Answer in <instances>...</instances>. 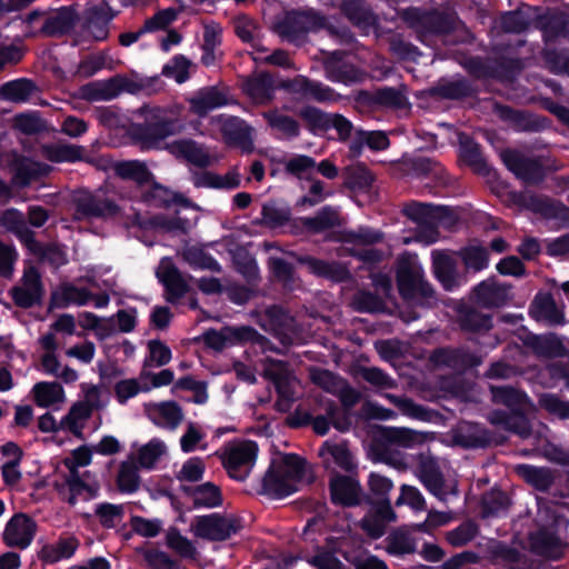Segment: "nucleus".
<instances>
[{"label":"nucleus","mask_w":569,"mask_h":569,"mask_svg":"<svg viewBox=\"0 0 569 569\" xmlns=\"http://www.w3.org/2000/svg\"><path fill=\"white\" fill-rule=\"evenodd\" d=\"M209 122L211 126L218 127L223 141L228 146L238 147L246 153L253 151V129L241 118L219 114L210 118Z\"/></svg>","instance_id":"obj_13"},{"label":"nucleus","mask_w":569,"mask_h":569,"mask_svg":"<svg viewBox=\"0 0 569 569\" xmlns=\"http://www.w3.org/2000/svg\"><path fill=\"white\" fill-rule=\"evenodd\" d=\"M257 323L267 332L272 333L284 347L299 339V327L296 319L279 306H271L257 312Z\"/></svg>","instance_id":"obj_8"},{"label":"nucleus","mask_w":569,"mask_h":569,"mask_svg":"<svg viewBox=\"0 0 569 569\" xmlns=\"http://www.w3.org/2000/svg\"><path fill=\"white\" fill-rule=\"evenodd\" d=\"M232 27L236 36L242 42L251 44L259 51L267 50L260 46L262 29L257 20L247 14H239L232 19Z\"/></svg>","instance_id":"obj_39"},{"label":"nucleus","mask_w":569,"mask_h":569,"mask_svg":"<svg viewBox=\"0 0 569 569\" xmlns=\"http://www.w3.org/2000/svg\"><path fill=\"white\" fill-rule=\"evenodd\" d=\"M436 366H443L455 370H463L481 363V359L466 349L441 348L432 352L430 357Z\"/></svg>","instance_id":"obj_28"},{"label":"nucleus","mask_w":569,"mask_h":569,"mask_svg":"<svg viewBox=\"0 0 569 569\" xmlns=\"http://www.w3.org/2000/svg\"><path fill=\"white\" fill-rule=\"evenodd\" d=\"M240 528L241 523L238 518L221 513L198 516L191 522L193 535L209 541L227 540L237 533Z\"/></svg>","instance_id":"obj_10"},{"label":"nucleus","mask_w":569,"mask_h":569,"mask_svg":"<svg viewBox=\"0 0 569 569\" xmlns=\"http://www.w3.org/2000/svg\"><path fill=\"white\" fill-rule=\"evenodd\" d=\"M397 515L391 508L389 499L372 502L368 513L361 519L360 528L372 539L382 537L387 525L395 522Z\"/></svg>","instance_id":"obj_18"},{"label":"nucleus","mask_w":569,"mask_h":569,"mask_svg":"<svg viewBox=\"0 0 569 569\" xmlns=\"http://www.w3.org/2000/svg\"><path fill=\"white\" fill-rule=\"evenodd\" d=\"M157 277L166 287L169 302L177 301L188 291L186 279L170 259L161 260L157 269Z\"/></svg>","instance_id":"obj_26"},{"label":"nucleus","mask_w":569,"mask_h":569,"mask_svg":"<svg viewBox=\"0 0 569 569\" xmlns=\"http://www.w3.org/2000/svg\"><path fill=\"white\" fill-rule=\"evenodd\" d=\"M386 542V550L392 556H403L416 551L413 538L403 528L392 531L387 537Z\"/></svg>","instance_id":"obj_55"},{"label":"nucleus","mask_w":569,"mask_h":569,"mask_svg":"<svg viewBox=\"0 0 569 569\" xmlns=\"http://www.w3.org/2000/svg\"><path fill=\"white\" fill-rule=\"evenodd\" d=\"M325 27L326 18L317 11H292L278 23L277 31L281 38L299 46L305 42L308 32Z\"/></svg>","instance_id":"obj_7"},{"label":"nucleus","mask_w":569,"mask_h":569,"mask_svg":"<svg viewBox=\"0 0 569 569\" xmlns=\"http://www.w3.org/2000/svg\"><path fill=\"white\" fill-rule=\"evenodd\" d=\"M530 316L537 321H545L550 326L565 325V313L558 308L550 293H538L529 309Z\"/></svg>","instance_id":"obj_29"},{"label":"nucleus","mask_w":569,"mask_h":569,"mask_svg":"<svg viewBox=\"0 0 569 569\" xmlns=\"http://www.w3.org/2000/svg\"><path fill=\"white\" fill-rule=\"evenodd\" d=\"M121 208L108 197L107 189L86 192L74 199L73 218L76 220L111 219L119 216Z\"/></svg>","instance_id":"obj_9"},{"label":"nucleus","mask_w":569,"mask_h":569,"mask_svg":"<svg viewBox=\"0 0 569 569\" xmlns=\"http://www.w3.org/2000/svg\"><path fill=\"white\" fill-rule=\"evenodd\" d=\"M298 261L306 264L311 273L335 282H343L350 278L348 268L338 261H326L312 257L298 258Z\"/></svg>","instance_id":"obj_32"},{"label":"nucleus","mask_w":569,"mask_h":569,"mask_svg":"<svg viewBox=\"0 0 569 569\" xmlns=\"http://www.w3.org/2000/svg\"><path fill=\"white\" fill-rule=\"evenodd\" d=\"M118 14L107 0H90L82 14V34L86 40L102 41L108 38L109 23Z\"/></svg>","instance_id":"obj_11"},{"label":"nucleus","mask_w":569,"mask_h":569,"mask_svg":"<svg viewBox=\"0 0 569 569\" xmlns=\"http://www.w3.org/2000/svg\"><path fill=\"white\" fill-rule=\"evenodd\" d=\"M268 266L273 277L281 282L284 288L291 290L298 284L299 278L296 274L293 266L288 261L281 258L270 257L268 259Z\"/></svg>","instance_id":"obj_58"},{"label":"nucleus","mask_w":569,"mask_h":569,"mask_svg":"<svg viewBox=\"0 0 569 569\" xmlns=\"http://www.w3.org/2000/svg\"><path fill=\"white\" fill-rule=\"evenodd\" d=\"M298 117L303 121L306 128L317 133L319 131H327L329 129V116L316 107L305 106L299 109Z\"/></svg>","instance_id":"obj_59"},{"label":"nucleus","mask_w":569,"mask_h":569,"mask_svg":"<svg viewBox=\"0 0 569 569\" xmlns=\"http://www.w3.org/2000/svg\"><path fill=\"white\" fill-rule=\"evenodd\" d=\"M79 542L73 537L61 538L52 545H47L41 550L44 561L57 562L70 558L77 550Z\"/></svg>","instance_id":"obj_53"},{"label":"nucleus","mask_w":569,"mask_h":569,"mask_svg":"<svg viewBox=\"0 0 569 569\" xmlns=\"http://www.w3.org/2000/svg\"><path fill=\"white\" fill-rule=\"evenodd\" d=\"M303 461L293 455L273 461L263 477V491L273 498H282L297 491V483L303 475Z\"/></svg>","instance_id":"obj_6"},{"label":"nucleus","mask_w":569,"mask_h":569,"mask_svg":"<svg viewBox=\"0 0 569 569\" xmlns=\"http://www.w3.org/2000/svg\"><path fill=\"white\" fill-rule=\"evenodd\" d=\"M299 222L303 228L313 233L338 227L341 223L339 211L330 206L320 209L315 217L300 218Z\"/></svg>","instance_id":"obj_47"},{"label":"nucleus","mask_w":569,"mask_h":569,"mask_svg":"<svg viewBox=\"0 0 569 569\" xmlns=\"http://www.w3.org/2000/svg\"><path fill=\"white\" fill-rule=\"evenodd\" d=\"M346 184L351 189H367L373 182V176L363 163L348 166L343 170Z\"/></svg>","instance_id":"obj_61"},{"label":"nucleus","mask_w":569,"mask_h":569,"mask_svg":"<svg viewBox=\"0 0 569 569\" xmlns=\"http://www.w3.org/2000/svg\"><path fill=\"white\" fill-rule=\"evenodd\" d=\"M532 208L548 220L557 224H569V208L561 202L550 198H537L532 201Z\"/></svg>","instance_id":"obj_48"},{"label":"nucleus","mask_w":569,"mask_h":569,"mask_svg":"<svg viewBox=\"0 0 569 569\" xmlns=\"http://www.w3.org/2000/svg\"><path fill=\"white\" fill-rule=\"evenodd\" d=\"M243 90L254 102L264 103L272 99V78L267 72L258 73L244 81Z\"/></svg>","instance_id":"obj_45"},{"label":"nucleus","mask_w":569,"mask_h":569,"mask_svg":"<svg viewBox=\"0 0 569 569\" xmlns=\"http://www.w3.org/2000/svg\"><path fill=\"white\" fill-rule=\"evenodd\" d=\"M510 499L501 490L492 489L482 497V513L485 517L499 516L508 510Z\"/></svg>","instance_id":"obj_62"},{"label":"nucleus","mask_w":569,"mask_h":569,"mask_svg":"<svg viewBox=\"0 0 569 569\" xmlns=\"http://www.w3.org/2000/svg\"><path fill=\"white\" fill-rule=\"evenodd\" d=\"M167 147L170 153L174 157L184 159L199 168L209 167L212 162L207 149L193 140L182 139L174 141Z\"/></svg>","instance_id":"obj_30"},{"label":"nucleus","mask_w":569,"mask_h":569,"mask_svg":"<svg viewBox=\"0 0 569 569\" xmlns=\"http://www.w3.org/2000/svg\"><path fill=\"white\" fill-rule=\"evenodd\" d=\"M403 212L410 220L429 229L428 242L437 241L438 232L435 230V214L439 212L437 206L412 201L406 204Z\"/></svg>","instance_id":"obj_38"},{"label":"nucleus","mask_w":569,"mask_h":569,"mask_svg":"<svg viewBox=\"0 0 569 569\" xmlns=\"http://www.w3.org/2000/svg\"><path fill=\"white\" fill-rule=\"evenodd\" d=\"M282 88L293 94H299L306 99H312L317 102H337L341 96L335 92L330 87L310 80L305 76H297L291 80H287L282 83Z\"/></svg>","instance_id":"obj_16"},{"label":"nucleus","mask_w":569,"mask_h":569,"mask_svg":"<svg viewBox=\"0 0 569 569\" xmlns=\"http://www.w3.org/2000/svg\"><path fill=\"white\" fill-rule=\"evenodd\" d=\"M194 507L214 508L222 503L220 488L212 482H206L192 489Z\"/></svg>","instance_id":"obj_54"},{"label":"nucleus","mask_w":569,"mask_h":569,"mask_svg":"<svg viewBox=\"0 0 569 569\" xmlns=\"http://www.w3.org/2000/svg\"><path fill=\"white\" fill-rule=\"evenodd\" d=\"M399 16L413 30L417 39L427 46H435L437 40L445 44L456 43L458 39L455 34L463 29L456 12L449 10L411 7Z\"/></svg>","instance_id":"obj_2"},{"label":"nucleus","mask_w":569,"mask_h":569,"mask_svg":"<svg viewBox=\"0 0 569 569\" xmlns=\"http://www.w3.org/2000/svg\"><path fill=\"white\" fill-rule=\"evenodd\" d=\"M515 471L528 485L542 492L548 491L556 479V472L547 467H536L523 463L516 466Z\"/></svg>","instance_id":"obj_37"},{"label":"nucleus","mask_w":569,"mask_h":569,"mask_svg":"<svg viewBox=\"0 0 569 569\" xmlns=\"http://www.w3.org/2000/svg\"><path fill=\"white\" fill-rule=\"evenodd\" d=\"M432 269L446 290H452L458 286L457 261L449 251H432Z\"/></svg>","instance_id":"obj_31"},{"label":"nucleus","mask_w":569,"mask_h":569,"mask_svg":"<svg viewBox=\"0 0 569 569\" xmlns=\"http://www.w3.org/2000/svg\"><path fill=\"white\" fill-rule=\"evenodd\" d=\"M93 293L86 288L71 283L59 287L51 296V305L56 308H67L70 305L84 306L91 301Z\"/></svg>","instance_id":"obj_41"},{"label":"nucleus","mask_w":569,"mask_h":569,"mask_svg":"<svg viewBox=\"0 0 569 569\" xmlns=\"http://www.w3.org/2000/svg\"><path fill=\"white\" fill-rule=\"evenodd\" d=\"M456 443L463 448H479L490 443V433L478 423L462 422L453 437Z\"/></svg>","instance_id":"obj_40"},{"label":"nucleus","mask_w":569,"mask_h":569,"mask_svg":"<svg viewBox=\"0 0 569 569\" xmlns=\"http://www.w3.org/2000/svg\"><path fill=\"white\" fill-rule=\"evenodd\" d=\"M339 8L353 26L365 31L377 24V16L363 0H341Z\"/></svg>","instance_id":"obj_35"},{"label":"nucleus","mask_w":569,"mask_h":569,"mask_svg":"<svg viewBox=\"0 0 569 569\" xmlns=\"http://www.w3.org/2000/svg\"><path fill=\"white\" fill-rule=\"evenodd\" d=\"M543 33L546 39L569 36V17L562 12H555L545 18Z\"/></svg>","instance_id":"obj_64"},{"label":"nucleus","mask_w":569,"mask_h":569,"mask_svg":"<svg viewBox=\"0 0 569 569\" xmlns=\"http://www.w3.org/2000/svg\"><path fill=\"white\" fill-rule=\"evenodd\" d=\"M258 452L253 441H239L226 446L222 453V463L228 475L243 481L250 473Z\"/></svg>","instance_id":"obj_12"},{"label":"nucleus","mask_w":569,"mask_h":569,"mask_svg":"<svg viewBox=\"0 0 569 569\" xmlns=\"http://www.w3.org/2000/svg\"><path fill=\"white\" fill-rule=\"evenodd\" d=\"M325 462L332 460L338 467L347 472H352L357 465L353 456L345 443H326L319 451Z\"/></svg>","instance_id":"obj_49"},{"label":"nucleus","mask_w":569,"mask_h":569,"mask_svg":"<svg viewBox=\"0 0 569 569\" xmlns=\"http://www.w3.org/2000/svg\"><path fill=\"white\" fill-rule=\"evenodd\" d=\"M33 90L34 86L30 80L18 79L0 87V98L12 102H24Z\"/></svg>","instance_id":"obj_57"},{"label":"nucleus","mask_w":569,"mask_h":569,"mask_svg":"<svg viewBox=\"0 0 569 569\" xmlns=\"http://www.w3.org/2000/svg\"><path fill=\"white\" fill-rule=\"evenodd\" d=\"M147 417L158 427L174 430L183 420V411L174 401L148 403Z\"/></svg>","instance_id":"obj_24"},{"label":"nucleus","mask_w":569,"mask_h":569,"mask_svg":"<svg viewBox=\"0 0 569 569\" xmlns=\"http://www.w3.org/2000/svg\"><path fill=\"white\" fill-rule=\"evenodd\" d=\"M91 459L92 450L87 446H81L63 460V465L69 471L66 476V483L70 491L68 498L70 505L77 502L78 496L90 499L96 497L99 491V482L90 471L79 472V468L90 465Z\"/></svg>","instance_id":"obj_5"},{"label":"nucleus","mask_w":569,"mask_h":569,"mask_svg":"<svg viewBox=\"0 0 569 569\" xmlns=\"http://www.w3.org/2000/svg\"><path fill=\"white\" fill-rule=\"evenodd\" d=\"M1 221L3 226L13 231L31 251L36 249L34 233L30 229V227L34 226L32 218H30L28 223L22 212L16 209H9L3 212Z\"/></svg>","instance_id":"obj_36"},{"label":"nucleus","mask_w":569,"mask_h":569,"mask_svg":"<svg viewBox=\"0 0 569 569\" xmlns=\"http://www.w3.org/2000/svg\"><path fill=\"white\" fill-rule=\"evenodd\" d=\"M167 453V446L160 439H151L141 446L134 455L136 462L142 469H152L162 456Z\"/></svg>","instance_id":"obj_51"},{"label":"nucleus","mask_w":569,"mask_h":569,"mask_svg":"<svg viewBox=\"0 0 569 569\" xmlns=\"http://www.w3.org/2000/svg\"><path fill=\"white\" fill-rule=\"evenodd\" d=\"M331 501L342 507H353L361 502V487L352 476L332 473L329 481Z\"/></svg>","instance_id":"obj_20"},{"label":"nucleus","mask_w":569,"mask_h":569,"mask_svg":"<svg viewBox=\"0 0 569 569\" xmlns=\"http://www.w3.org/2000/svg\"><path fill=\"white\" fill-rule=\"evenodd\" d=\"M501 159L506 167L520 180L533 184L545 177V164L540 157H530L516 150H503Z\"/></svg>","instance_id":"obj_14"},{"label":"nucleus","mask_w":569,"mask_h":569,"mask_svg":"<svg viewBox=\"0 0 569 569\" xmlns=\"http://www.w3.org/2000/svg\"><path fill=\"white\" fill-rule=\"evenodd\" d=\"M203 26V42L201 46L202 57L201 62L206 67L214 64L222 56L219 50L222 41V27L216 21H204Z\"/></svg>","instance_id":"obj_34"},{"label":"nucleus","mask_w":569,"mask_h":569,"mask_svg":"<svg viewBox=\"0 0 569 569\" xmlns=\"http://www.w3.org/2000/svg\"><path fill=\"white\" fill-rule=\"evenodd\" d=\"M140 482L139 466L136 462L134 455H130L119 465L116 478L117 487L123 493H132L139 489Z\"/></svg>","instance_id":"obj_44"},{"label":"nucleus","mask_w":569,"mask_h":569,"mask_svg":"<svg viewBox=\"0 0 569 569\" xmlns=\"http://www.w3.org/2000/svg\"><path fill=\"white\" fill-rule=\"evenodd\" d=\"M33 537V522L22 513L13 516L7 523L3 540L9 547L24 549L30 546Z\"/></svg>","instance_id":"obj_27"},{"label":"nucleus","mask_w":569,"mask_h":569,"mask_svg":"<svg viewBox=\"0 0 569 569\" xmlns=\"http://www.w3.org/2000/svg\"><path fill=\"white\" fill-rule=\"evenodd\" d=\"M181 111L179 106H143L137 111L142 121L131 123L128 133L142 150L159 149L168 137L182 131Z\"/></svg>","instance_id":"obj_1"},{"label":"nucleus","mask_w":569,"mask_h":569,"mask_svg":"<svg viewBox=\"0 0 569 569\" xmlns=\"http://www.w3.org/2000/svg\"><path fill=\"white\" fill-rule=\"evenodd\" d=\"M41 156L52 162L86 161L102 170H106L109 166V160L88 157L86 156V149L77 144L57 143L42 146Z\"/></svg>","instance_id":"obj_17"},{"label":"nucleus","mask_w":569,"mask_h":569,"mask_svg":"<svg viewBox=\"0 0 569 569\" xmlns=\"http://www.w3.org/2000/svg\"><path fill=\"white\" fill-rule=\"evenodd\" d=\"M411 169L420 177L433 179L439 186L447 187L452 183V179L446 169L430 158L418 157L413 159Z\"/></svg>","instance_id":"obj_46"},{"label":"nucleus","mask_w":569,"mask_h":569,"mask_svg":"<svg viewBox=\"0 0 569 569\" xmlns=\"http://www.w3.org/2000/svg\"><path fill=\"white\" fill-rule=\"evenodd\" d=\"M132 81L126 77H113L103 81H93L79 89L80 98L87 101H109L122 91H132Z\"/></svg>","instance_id":"obj_15"},{"label":"nucleus","mask_w":569,"mask_h":569,"mask_svg":"<svg viewBox=\"0 0 569 569\" xmlns=\"http://www.w3.org/2000/svg\"><path fill=\"white\" fill-rule=\"evenodd\" d=\"M531 550L543 557L553 559L562 555L563 541L559 532L551 527H542L530 536Z\"/></svg>","instance_id":"obj_25"},{"label":"nucleus","mask_w":569,"mask_h":569,"mask_svg":"<svg viewBox=\"0 0 569 569\" xmlns=\"http://www.w3.org/2000/svg\"><path fill=\"white\" fill-rule=\"evenodd\" d=\"M416 475L432 495L439 499H445V480L435 458L428 453H419L417 456Z\"/></svg>","instance_id":"obj_23"},{"label":"nucleus","mask_w":569,"mask_h":569,"mask_svg":"<svg viewBox=\"0 0 569 569\" xmlns=\"http://www.w3.org/2000/svg\"><path fill=\"white\" fill-rule=\"evenodd\" d=\"M78 16L76 11L70 7H62L54 12H52L42 23L40 30L38 31L40 34L46 37H60L64 33L69 32L76 21Z\"/></svg>","instance_id":"obj_33"},{"label":"nucleus","mask_w":569,"mask_h":569,"mask_svg":"<svg viewBox=\"0 0 569 569\" xmlns=\"http://www.w3.org/2000/svg\"><path fill=\"white\" fill-rule=\"evenodd\" d=\"M538 407L548 415L559 419H569V401L563 400L559 395L541 392L538 395Z\"/></svg>","instance_id":"obj_60"},{"label":"nucleus","mask_w":569,"mask_h":569,"mask_svg":"<svg viewBox=\"0 0 569 569\" xmlns=\"http://www.w3.org/2000/svg\"><path fill=\"white\" fill-rule=\"evenodd\" d=\"M112 168L118 177L133 180L139 184L148 183L153 178L146 163L139 160L119 161Z\"/></svg>","instance_id":"obj_50"},{"label":"nucleus","mask_w":569,"mask_h":569,"mask_svg":"<svg viewBox=\"0 0 569 569\" xmlns=\"http://www.w3.org/2000/svg\"><path fill=\"white\" fill-rule=\"evenodd\" d=\"M189 110L198 117H204L210 111L232 103V98L226 90L211 86L198 90L188 99Z\"/></svg>","instance_id":"obj_19"},{"label":"nucleus","mask_w":569,"mask_h":569,"mask_svg":"<svg viewBox=\"0 0 569 569\" xmlns=\"http://www.w3.org/2000/svg\"><path fill=\"white\" fill-rule=\"evenodd\" d=\"M309 378L316 386L332 395L341 389L345 381L331 371L317 367L309 368Z\"/></svg>","instance_id":"obj_63"},{"label":"nucleus","mask_w":569,"mask_h":569,"mask_svg":"<svg viewBox=\"0 0 569 569\" xmlns=\"http://www.w3.org/2000/svg\"><path fill=\"white\" fill-rule=\"evenodd\" d=\"M511 284L489 278L475 287L473 296L476 302L485 308H499L511 300Z\"/></svg>","instance_id":"obj_22"},{"label":"nucleus","mask_w":569,"mask_h":569,"mask_svg":"<svg viewBox=\"0 0 569 569\" xmlns=\"http://www.w3.org/2000/svg\"><path fill=\"white\" fill-rule=\"evenodd\" d=\"M14 302L22 307L29 308L36 301V270L30 267L24 273L21 283L11 290Z\"/></svg>","instance_id":"obj_52"},{"label":"nucleus","mask_w":569,"mask_h":569,"mask_svg":"<svg viewBox=\"0 0 569 569\" xmlns=\"http://www.w3.org/2000/svg\"><path fill=\"white\" fill-rule=\"evenodd\" d=\"M457 313L458 323L465 331H488L492 326L491 317L479 311L472 306L460 305L457 309Z\"/></svg>","instance_id":"obj_42"},{"label":"nucleus","mask_w":569,"mask_h":569,"mask_svg":"<svg viewBox=\"0 0 569 569\" xmlns=\"http://www.w3.org/2000/svg\"><path fill=\"white\" fill-rule=\"evenodd\" d=\"M263 118L271 128L280 131L287 138H296L300 134L299 122L290 116L283 114L278 110H271L264 112Z\"/></svg>","instance_id":"obj_56"},{"label":"nucleus","mask_w":569,"mask_h":569,"mask_svg":"<svg viewBox=\"0 0 569 569\" xmlns=\"http://www.w3.org/2000/svg\"><path fill=\"white\" fill-rule=\"evenodd\" d=\"M345 52H329L323 61L326 77L333 82L353 84L362 81L363 72L351 63L343 61Z\"/></svg>","instance_id":"obj_21"},{"label":"nucleus","mask_w":569,"mask_h":569,"mask_svg":"<svg viewBox=\"0 0 569 569\" xmlns=\"http://www.w3.org/2000/svg\"><path fill=\"white\" fill-rule=\"evenodd\" d=\"M397 286L401 297L409 303L431 308L438 303L432 284L426 279L421 266L402 259L397 269Z\"/></svg>","instance_id":"obj_4"},{"label":"nucleus","mask_w":569,"mask_h":569,"mask_svg":"<svg viewBox=\"0 0 569 569\" xmlns=\"http://www.w3.org/2000/svg\"><path fill=\"white\" fill-rule=\"evenodd\" d=\"M490 392L492 402L507 407L509 412L500 409L492 410L488 413V421L522 438L529 437L532 429L527 415L537 412L538 407L528 395L510 386H491Z\"/></svg>","instance_id":"obj_3"},{"label":"nucleus","mask_w":569,"mask_h":569,"mask_svg":"<svg viewBox=\"0 0 569 569\" xmlns=\"http://www.w3.org/2000/svg\"><path fill=\"white\" fill-rule=\"evenodd\" d=\"M530 346L538 357L553 359L569 356V350L563 346L561 338L555 333L535 336Z\"/></svg>","instance_id":"obj_43"}]
</instances>
